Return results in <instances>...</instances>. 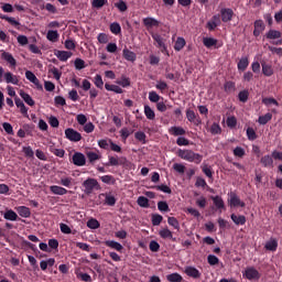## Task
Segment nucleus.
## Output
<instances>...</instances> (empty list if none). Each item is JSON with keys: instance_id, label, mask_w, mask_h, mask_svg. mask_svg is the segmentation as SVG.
Wrapping results in <instances>:
<instances>
[{"instance_id": "47", "label": "nucleus", "mask_w": 282, "mask_h": 282, "mask_svg": "<svg viewBox=\"0 0 282 282\" xmlns=\"http://www.w3.org/2000/svg\"><path fill=\"white\" fill-rule=\"evenodd\" d=\"M169 226H172L174 230H180V221L175 217L167 218Z\"/></svg>"}, {"instance_id": "24", "label": "nucleus", "mask_w": 282, "mask_h": 282, "mask_svg": "<svg viewBox=\"0 0 282 282\" xmlns=\"http://www.w3.org/2000/svg\"><path fill=\"white\" fill-rule=\"evenodd\" d=\"M20 96L24 100V102L29 105V107H34L35 102H34V99H32V96H30V94L23 90H20Z\"/></svg>"}, {"instance_id": "62", "label": "nucleus", "mask_w": 282, "mask_h": 282, "mask_svg": "<svg viewBox=\"0 0 282 282\" xmlns=\"http://www.w3.org/2000/svg\"><path fill=\"white\" fill-rule=\"evenodd\" d=\"M207 204H208V200H206V197L204 196L196 199V206H198V208H206Z\"/></svg>"}, {"instance_id": "25", "label": "nucleus", "mask_w": 282, "mask_h": 282, "mask_svg": "<svg viewBox=\"0 0 282 282\" xmlns=\"http://www.w3.org/2000/svg\"><path fill=\"white\" fill-rule=\"evenodd\" d=\"M169 133L171 135H175V137H177V135H186V130H184V128H182V127H175L174 126V127L170 128Z\"/></svg>"}, {"instance_id": "2", "label": "nucleus", "mask_w": 282, "mask_h": 282, "mask_svg": "<svg viewBox=\"0 0 282 282\" xmlns=\"http://www.w3.org/2000/svg\"><path fill=\"white\" fill-rule=\"evenodd\" d=\"M83 188L86 195H91L94 191H100V184H98V181H96V178H87L83 183Z\"/></svg>"}, {"instance_id": "44", "label": "nucleus", "mask_w": 282, "mask_h": 282, "mask_svg": "<svg viewBox=\"0 0 282 282\" xmlns=\"http://www.w3.org/2000/svg\"><path fill=\"white\" fill-rule=\"evenodd\" d=\"M164 217H162V215L160 214H152V226H160V224H162Z\"/></svg>"}, {"instance_id": "34", "label": "nucleus", "mask_w": 282, "mask_h": 282, "mask_svg": "<svg viewBox=\"0 0 282 282\" xmlns=\"http://www.w3.org/2000/svg\"><path fill=\"white\" fill-rule=\"evenodd\" d=\"M50 151L51 153H53V155H56V158H65V150L63 149H58L54 145H51Z\"/></svg>"}, {"instance_id": "1", "label": "nucleus", "mask_w": 282, "mask_h": 282, "mask_svg": "<svg viewBox=\"0 0 282 282\" xmlns=\"http://www.w3.org/2000/svg\"><path fill=\"white\" fill-rule=\"evenodd\" d=\"M177 155L181 160H185V162H193L194 164H202V160H204V155L195 153L193 150L180 149L177 151Z\"/></svg>"}, {"instance_id": "6", "label": "nucleus", "mask_w": 282, "mask_h": 282, "mask_svg": "<svg viewBox=\"0 0 282 282\" xmlns=\"http://www.w3.org/2000/svg\"><path fill=\"white\" fill-rule=\"evenodd\" d=\"M229 204L235 208H237L238 206H240V208H246V203H243L235 192L229 193Z\"/></svg>"}, {"instance_id": "5", "label": "nucleus", "mask_w": 282, "mask_h": 282, "mask_svg": "<svg viewBox=\"0 0 282 282\" xmlns=\"http://www.w3.org/2000/svg\"><path fill=\"white\" fill-rule=\"evenodd\" d=\"M65 138L69 140V142H80V140H83V134L74 130V128H68L65 130Z\"/></svg>"}, {"instance_id": "51", "label": "nucleus", "mask_w": 282, "mask_h": 282, "mask_svg": "<svg viewBox=\"0 0 282 282\" xmlns=\"http://www.w3.org/2000/svg\"><path fill=\"white\" fill-rule=\"evenodd\" d=\"M249 96H250V93L248 90H241L238 94V99L240 102H248Z\"/></svg>"}, {"instance_id": "52", "label": "nucleus", "mask_w": 282, "mask_h": 282, "mask_svg": "<svg viewBox=\"0 0 282 282\" xmlns=\"http://www.w3.org/2000/svg\"><path fill=\"white\" fill-rule=\"evenodd\" d=\"M173 169L180 175H184V173L186 171V166H184V164H182V163H174Z\"/></svg>"}, {"instance_id": "26", "label": "nucleus", "mask_w": 282, "mask_h": 282, "mask_svg": "<svg viewBox=\"0 0 282 282\" xmlns=\"http://www.w3.org/2000/svg\"><path fill=\"white\" fill-rule=\"evenodd\" d=\"M50 191L53 193V195H67V189L58 185L50 186Z\"/></svg>"}, {"instance_id": "28", "label": "nucleus", "mask_w": 282, "mask_h": 282, "mask_svg": "<svg viewBox=\"0 0 282 282\" xmlns=\"http://www.w3.org/2000/svg\"><path fill=\"white\" fill-rule=\"evenodd\" d=\"M105 89L107 91H113L115 94H123L124 93V90H122L120 88V86H118V85L105 84Z\"/></svg>"}, {"instance_id": "4", "label": "nucleus", "mask_w": 282, "mask_h": 282, "mask_svg": "<svg viewBox=\"0 0 282 282\" xmlns=\"http://www.w3.org/2000/svg\"><path fill=\"white\" fill-rule=\"evenodd\" d=\"M245 279L248 281H259L261 279V273L254 267H248L242 273Z\"/></svg>"}, {"instance_id": "39", "label": "nucleus", "mask_w": 282, "mask_h": 282, "mask_svg": "<svg viewBox=\"0 0 282 282\" xmlns=\"http://www.w3.org/2000/svg\"><path fill=\"white\" fill-rule=\"evenodd\" d=\"M115 8L119 10V12H127L129 10V7L127 6V2L124 0H119L115 3Z\"/></svg>"}, {"instance_id": "37", "label": "nucleus", "mask_w": 282, "mask_h": 282, "mask_svg": "<svg viewBox=\"0 0 282 282\" xmlns=\"http://www.w3.org/2000/svg\"><path fill=\"white\" fill-rule=\"evenodd\" d=\"M212 199L216 208L218 209L225 208L226 205L224 204V199L220 196H212Z\"/></svg>"}, {"instance_id": "22", "label": "nucleus", "mask_w": 282, "mask_h": 282, "mask_svg": "<svg viewBox=\"0 0 282 282\" xmlns=\"http://www.w3.org/2000/svg\"><path fill=\"white\" fill-rule=\"evenodd\" d=\"M264 248L270 252H276V248H279V241H276L274 238H271L269 241H267Z\"/></svg>"}, {"instance_id": "12", "label": "nucleus", "mask_w": 282, "mask_h": 282, "mask_svg": "<svg viewBox=\"0 0 282 282\" xmlns=\"http://www.w3.org/2000/svg\"><path fill=\"white\" fill-rule=\"evenodd\" d=\"M235 12L232 9H221L220 15H221V21L223 23H228V21H232Z\"/></svg>"}, {"instance_id": "38", "label": "nucleus", "mask_w": 282, "mask_h": 282, "mask_svg": "<svg viewBox=\"0 0 282 282\" xmlns=\"http://www.w3.org/2000/svg\"><path fill=\"white\" fill-rule=\"evenodd\" d=\"M226 94H232L237 89L235 82H226L224 85Z\"/></svg>"}, {"instance_id": "40", "label": "nucleus", "mask_w": 282, "mask_h": 282, "mask_svg": "<svg viewBox=\"0 0 282 282\" xmlns=\"http://www.w3.org/2000/svg\"><path fill=\"white\" fill-rule=\"evenodd\" d=\"M110 32L112 34L118 35L122 32V26H120V23L113 22V23L110 24Z\"/></svg>"}, {"instance_id": "49", "label": "nucleus", "mask_w": 282, "mask_h": 282, "mask_svg": "<svg viewBox=\"0 0 282 282\" xmlns=\"http://www.w3.org/2000/svg\"><path fill=\"white\" fill-rule=\"evenodd\" d=\"M158 209L161 213H169V210H171V208H169V203L164 202V200H160L158 203Z\"/></svg>"}, {"instance_id": "46", "label": "nucleus", "mask_w": 282, "mask_h": 282, "mask_svg": "<svg viewBox=\"0 0 282 282\" xmlns=\"http://www.w3.org/2000/svg\"><path fill=\"white\" fill-rule=\"evenodd\" d=\"M262 74L264 76H272V74H274V69H272L271 65L268 64H262Z\"/></svg>"}, {"instance_id": "13", "label": "nucleus", "mask_w": 282, "mask_h": 282, "mask_svg": "<svg viewBox=\"0 0 282 282\" xmlns=\"http://www.w3.org/2000/svg\"><path fill=\"white\" fill-rule=\"evenodd\" d=\"M253 36H261V33L265 30V23L263 20H257L254 23Z\"/></svg>"}, {"instance_id": "61", "label": "nucleus", "mask_w": 282, "mask_h": 282, "mask_svg": "<svg viewBox=\"0 0 282 282\" xmlns=\"http://www.w3.org/2000/svg\"><path fill=\"white\" fill-rule=\"evenodd\" d=\"M149 100L150 102H160V95H158L156 91H150L149 93Z\"/></svg>"}, {"instance_id": "35", "label": "nucleus", "mask_w": 282, "mask_h": 282, "mask_svg": "<svg viewBox=\"0 0 282 282\" xmlns=\"http://www.w3.org/2000/svg\"><path fill=\"white\" fill-rule=\"evenodd\" d=\"M270 120H272V113L271 112H267L265 115L260 116L258 118L259 124H268L270 122Z\"/></svg>"}, {"instance_id": "45", "label": "nucleus", "mask_w": 282, "mask_h": 282, "mask_svg": "<svg viewBox=\"0 0 282 282\" xmlns=\"http://www.w3.org/2000/svg\"><path fill=\"white\" fill-rule=\"evenodd\" d=\"M137 204L141 208H149V198H147L144 196H139L137 199Z\"/></svg>"}, {"instance_id": "18", "label": "nucleus", "mask_w": 282, "mask_h": 282, "mask_svg": "<svg viewBox=\"0 0 282 282\" xmlns=\"http://www.w3.org/2000/svg\"><path fill=\"white\" fill-rule=\"evenodd\" d=\"M248 65H250L248 56L241 57L237 64L238 72H246V69H248Z\"/></svg>"}, {"instance_id": "11", "label": "nucleus", "mask_w": 282, "mask_h": 282, "mask_svg": "<svg viewBox=\"0 0 282 282\" xmlns=\"http://www.w3.org/2000/svg\"><path fill=\"white\" fill-rule=\"evenodd\" d=\"M185 274L187 276H191L192 279H200L202 278V272H199V270H197V268H195V267H186Z\"/></svg>"}, {"instance_id": "57", "label": "nucleus", "mask_w": 282, "mask_h": 282, "mask_svg": "<svg viewBox=\"0 0 282 282\" xmlns=\"http://www.w3.org/2000/svg\"><path fill=\"white\" fill-rule=\"evenodd\" d=\"M186 118L188 120V122H195L197 115H195V111L192 109H187L186 110Z\"/></svg>"}, {"instance_id": "10", "label": "nucleus", "mask_w": 282, "mask_h": 282, "mask_svg": "<svg viewBox=\"0 0 282 282\" xmlns=\"http://www.w3.org/2000/svg\"><path fill=\"white\" fill-rule=\"evenodd\" d=\"M260 162L262 163V166L265 169H274V159L272 154H267L260 159Z\"/></svg>"}, {"instance_id": "54", "label": "nucleus", "mask_w": 282, "mask_h": 282, "mask_svg": "<svg viewBox=\"0 0 282 282\" xmlns=\"http://www.w3.org/2000/svg\"><path fill=\"white\" fill-rule=\"evenodd\" d=\"M210 133L213 135H219V133H221V126H219V123H213L210 127Z\"/></svg>"}, {"instance_id": "16", "label": "nucleus", "mask_w": 282, "mask_h": 282, "mask_svg": "<svg viewBox=\"0 0 282 282\" xmlns=\"http://www.w3.org/2000/svg\"><path fill=\"white\" fill-rule=\"evenodd\" d=\"M15 210L18 215H20V217H23L24 219H28L32 215V212L26 206H19L15 208Z\"/></svg>"}, {"instance_id": "31", "label": "nucleus", "mask_w": 282, "mask_h": 282, "mask_svg": "<svg viewBox=\"0 0 282 282\" xmlns=\"http://www.w3.org/2000/svg\"><path fill=\"white\" fill-rule=\"evenodd\" d=\"M166 280L169 282H182L184 281V278L177 272L166 275Z\"/></svg>"}, {"instance_id": "23", "label": "nucleus", "mask_w": 282, "mask_h": 282, "mask_svg": "<svg viewBox=\"0 0 282 282\" xmlns=\"http://www.w3.org/2000/svg\"><path fill=\"white\" fill-rule=\"evenodd\" d=\"M231 220L236 226H246V216L239 215L237 216L236 214H231Z\"/></svg>"}, {"instance_id": "55", "label": "nucleus", "mask_w": 282, "mask_h": 282, "mask_svg": "<svg viewBox=\"0 0 282 282\" xmlns=\"http://www.w3.org/2000/svg\"><path fill=\"white\" fill-rule=\"evenodd\" d=\"M226 123L229 129H235L237 127V118L235 116L228 117Z\"/></svg>"}, {"instance_id": "14", "label": "nucleus", "mask_w": 282, "mask_h": 282, "mask_svg": "<svg viewBox=\"0 0 282 282\" xmlns=\"http://www.w3.org/2000/svg\"><path fill=\"white\" fill-rule=\"evenodd\" d=\"M3 77L8 85H19V76L12 74L11 72L4 73Z\"/></svg>"}, {"instance_id": "15", "label": "nucleus", "mask_w": 282, "mask_h": 282, "mask_svg": "<svg viewBox=\"0 0 282 282\" xmlns=\"http://www.w3.org/2000/svg\"><path fill=\"white\" fill-rule=\"evenodd\" d=\"M265 39H268V41H276V39H281L282 33L281 31H276L274 29H270L267 33H265Z\"/></svg>"}, {"instance_id": "21", "label": "nucleus", "mask_w": 282, "mask_h": 282, "mask_svg": "<svg viewBox=\"0 0 282 282\" xmlns=\"http://www.w3.org/2000/svg\"><path fill=\"white\" fill-rule=\"evenodd\" d=\"M123 58L129 61L130 63H135L138 55L134 52L130 51L129 48H123Z\"/></svg>"}, {"instance_id": "56", "label": "nucleus", "mask_w": 282, "mask_h": 282, "mask_svg": "<svg viewBox=\"0 0 282 282\" xmlns=\"http://www.w3.org/2000/svg\"><path fill=\"white\" fill-rule=\"evenodd\" d=\"M22 153H24L25 158H34V150H32V147H23Z\"/></svg>"}, {"instance_id": "36", "label": "nucleus", "mask_w": 282, "mask_h": 282, "mask_svg": "<svg viewBox=\"0 0 282 282\" xmlns=\"http://www.w3.org/2000/svg\"><path fill=\"white\" fill-rule=\"evenodd\" d=\"M116 83H117V85H120V87H124V88L131 87V79H129V77H127L124 75H122L121 79L117 80Z\"/></svg>"}, {"instance_id": "32", "label": "nucleus", "mask_w": 282, "mask_h": 282, "mask_svg": "<svg viewBox=\"0 0 282 282\" xmlns=\"http://www.w3.org/2000/svg\"><path fill=\"white\" fill-rule=\"evenodd\" d=\"M203 44L205 45V47L210 50V47H215V45H217V40H215L214 37H204Z\"/></svg>"}, {"instance_id": "64", "label": "nucleus", "mask_w": 282, "mask_h": 282, "mask_svg": "<svg viewBox=\"0 0 282 282\" xmlns=\"http://www.w3.org/2000/svg\"><path fill=\"white\" fill-rule=\"evenodd\" d=\"M151 252H159L160 251V243L155 240H152L149 246Z\"/></svg>"}, {"instance_id": "7", "label": "nucleus", "mask_w": 282, "mask_h": 282, "mask_svg": "<svg viewBox=\"0 0 282 282\" xmlns=\"http://www.w3.org/2000/svg\"><path fill=\"white\" fill-rule=\"evenodd\" d=\"M86 162H87V159L85 158V154L80 152L74 153L73 164H75V166H85Z\"/></svg>"}, {"instance_id": "60", "label": "nucleus", "mask_w": 282, "mask_h": 282, "mask_svg": "<svg viewBox=\"0 0 282 282\" xmlns=\"http://www.w3.org/2000/svg\"><path fill=\"white\" fill-rule=\"evenodd\" d=\"M247 138H248V140H251V141L257 140V132L254 131L253 128L247 129Z\"/></svg>"}, {"instance_id": "42", "label": "nucleus", "mask_w": 282, "mask_h": 282, "mask_svg": "<svg viewBox=\"0 0 282 282\" xmlns=\"http://www.w3.org/2000/svg\"><path fill=\"white\" fill-rule=\"evenodd\" d=\"M94 85L98 88V89H102V87H105V82L102 80V76L97 74L94 77Z\"/></svg>"}, {"instance_id": "30", "label": "nucleus", "mask_w": 282, "mask_h": 282, "mask_svg": "<svg viewBox=\"0 0 282 282\" xmlns=\"http://www.w3.org/2000/svg\"><path fill=\"white\" fill-rule=\"evenodd\" d=\"M144 115L148 120H155V111L149 105L144 106Z\"/></svg>"}, {"instance_id": "29", "label": "nucleus", "mask_w": 282, "mask_h": 282, "mask_svg": "<svg viewBox=\"0 0 282 282\" xmlns=\"http://www.w3.org/2000/svg\"><path fill=\"white\" fill-rule=\"evenodd\" d=\"M59 34L58 31L51 30L46 34L47 41H51L52 43H56L58 41Z\"/></svg>"}, {"instance_id": "43", "label": "nucleus", "mask_w": 282, "mask_h": 282, "mask_svg": "<svg viewBox=\"0 0 282 282\" xmlns=\"http://www.w3.org/2000/svg\"><path fill=\"white\" fill-rule=\"evenodd\" d=\"M159 235L162 239H173V241H175V238H173V232L169 229H162Z\"/></svg>"}, {"instance_id": "50", "label": "nucleus", "mask_w": 282, "mask_h": 282, "mask_svg": "<svg viewBox=\"0 0 282 282\" xmlns=\"http://www.w3.org/2000/svg\"><path fill=\"white\" fill-rule=\"evenodd\" d=\"M134 138L139 142H142V144H147V134L143 131L135 132Z\"/></svg>"}, {"instance_id": "59", "label": "nucleus", "mask_w": 282, "mask_h": 282, "mask_svg": "<svg viewBox=\"0 0 282 282\" xmlns=\"http://www.w3.org/2000/svg\"><path fill=\"white\" fill-rule=\"evenodd\" d=\"M75 68L80 72V69H85V62L82 58H76L74 62Z\"/></svg>"}, {"instance_id": "53", "label": "nucleus", "mask_w": 282, "mask_h": 282, "mask_svg": "<svg viewBox=\"0 0 282 282\" xmlns=\"http://www.w3.org/2000/svg\"><path fill=\"white\" fill-rule=\"evenodd\" d=\"M105 204L107 206H116V196H111L110 194H105Z\"/></svg>"}, {"instance_id": "19", "label": "nucleus", "mask_w": 282, "mask_h": 282, "mask_svg": "<svg viewBox=\"0 0 282 282\" xmlns=\"http://www.w3.org/2000/svg\"><path fill=\"white\" fill-rule=\"evenodd\" d=\"M3 218L7 219V221H18V219L21 220V218H19V215L15 214V212L12 209H8L3 214Z\"/></svg>"}, {"instance_id": "48", "label": "nucleus", "mask_w": 282, "mask_h": 282, "mask_svg": "<svg viewBox=\"0 0 282 282\" xmlns=\"http://www.w3.org/2000/svg\"><path fill=\"white\" fill-rule=\"evenodd\" d=\"M108 160L109 166H120L122 164V160L118 159V156H109Z\"/></svg>"}, {"instance_id": "63", "label": "nucleus", "mask_w": 282, "mask_h": 282, "mask_svg": "<svg viewBox=\"0 0 282 282\" xmlns=\"http://www.w3.org/2000/svg\"><path fill=\"white\" fill-rule=\"evenodd\" d=\"M77 279H80L84 282H91V275L89 273H77Z\"/></svg>"}, {"instance_id": "9", "label": "nucleus", "mask_w": 282, "mask_h": 282, "mask_svg": "<svg viewBox=\"0 0 282 282\" xmlns=\"http://www.w3.org/2000/svg\"><path fill=\"white\" fill-rule=\"evenodd\" d=\"M55 56L61 61L62 63H67L69 58H72L73 53L69 51H56Z\"/></svg>"}, {"instance_id": "27", "label": "nucleus", "mask_w": 282, "mask_h": 282, "mask_svg": "<svg viewBox=\"0 0 282 282\" xmlns=\"http://www.w3.org/2000/svg\"><path fill=\"white\" fill-rule=\"evenodd\" d=\"M186 45V40L184 37H177L175 44H174V50L175 52H182Z\"/></svg>"}, {"instance_id": "3", "label": "nucleus", "mask_w": 282, "mask_h": 282, "mask_svg": "<svg viewBox=\"0 0 282 282\" xmlns=\"http://www.w3.org/2000/svg\"><path fill=\"white\" fill-rule=\"evenodd\" d=\"M150 34H151V36H152V39L154 41L155 47L161 50L162 54H169V50L166 47V40H164L160 35V33L151 32Z\"/></svg>"}, {"instance_id": "8", "label": "nucleus", "mask_w": 282, "mask_h": 282, "mask_svg": "<svg viewBox=\"0 0 282 282\" xmlns=\"http://www.w3.org/2000/svg\"><path fill=\"white\" fill-rule=\"evenodd\" d=\"M142 23L147 30H151V28H160V21L155 18H144Z\"/></svg>"}, {"instance_id": "41", "label": "nucleus", "mask_w": 282, "mask_h": 282, "mask_svg": "<svg viewBox=\"0 0 282 282\" xmlns=\"http://www.w3.org/2000/svg\"><path fill=\"white\" fill-rule=\"evenodd\" d=\"M109 3V0H93L91 6L93 8H96L97 10H100V8H104V6H107Z\"/></svg>"}, {"instance_id": "17", "label": "nucleus", "mask_w": 282, "mask_h": 282, "mask_svg": "<svg viewBox=\"0 0 282 282\" xmlns=\"http://www.w3.org/2000/svg\"><path fill=\"white\" fill-rule=\"evenodd\" d=\"M1 58H3V61L9 63L11 67H17V59L14 58V56H12V53L3 52L1 54Z\"/></svg>"}, {"instance_id": "33", "label": "nucleus", "mask_w": 282, "mask_h": 282, "mask_svg": "<svg viewBox=\"0 0 282 282\" xmlns=\"http://www.w3.org/2000/svg\"><path fill=\"white\" fill-rule=\"evenodd\" d=\"M87 228H90V230H98V228H100V223L96 218H90L87 221Z\"/></svg>"}, {"instance_id": "20", "label": "nucleus", "mask_w": 282, "mask_h": 282, "mask_svg": "<svg viewBox=\"0 0 282 282\" xmlns=\"http://www.w3.org/2000/svg\"><path fill=\"white\" fill-rule=\"evenodd\" d=\"M105 246H107V248H112V250H117V252H122V250L124 249V247H122L120 242L115 240H107L105 242Z\"/></svg>"}, {"instance_id": "58", "label": "nucleus", "mask_w": 282, "mask_h": 282, "mask_svg": "<svg viewBox=\"0 0 282 282\" xmlns=\"http://www.w3.org/2000/svg\"><path fill=\"white\" fill-rule=\"evenodd\" d=\"M207 263H209V265H217L219 264V258H217V256L209 254L207 257Z\"/></svg>"}]
</instances>
